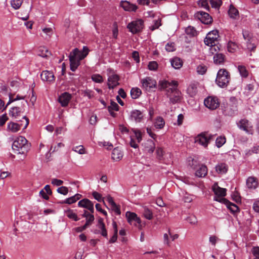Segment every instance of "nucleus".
I'll use <instances>...</instances> for the list:
<instances>
[{
	"mask_svg": "<svg viewBox=\"0 0 259 259\" xmlns=\"http://www.w3.org/2000/svg\"><path fill=\"white\" fill-rule=\"evenodd\" d=\"M230 17L233 19H236L239 15L238 11L232 5H231L228 11Z\"/></svg>",
	"mask_w": 259,
	"mask_h": 259,
	"instance_id": "7c9ffc66",
	"label": "nucleus"
},
{
	"mask_svg": "<svg viewBox=\"0 0 259 259\" xmlns=\"http://www.w3.org/2000/svg\"><path fill=\"white\" fill-rule=\"evenodd\" d=\"M212 190L215 194L214 200L215 198L221 199L224 198L223 197L226 195V189L225 188H222L220 187L217 183L213 184L212 187Z\"/></svg>",
	"mask_w": 259,
	"mask_h": 259,
	"instance_id": "4468645a",
	"label": "nucleus"
},
{
	"mask_svg": "<svg viewBox=\"0 0 259 259\" xmlns=\"http://www.w3.org/2000/svg\"><path fill=\"white\" fill-rule=\"evenodd\" d=\"M197 92V84L194 83H191L187 89V93L191 97L195 96Z\"/></svg>",
	"mask_w": 259,
	"mask_h": 259,
	"instance_id": "c756f323",
	"label": "nucleus"
},
{
	"mask_svg": "<svg viewBox=\"0 0 259 259\" xmlns=\"http://www.w3.org/2000/svg\"><path fill=\"white\" fill-rule=\"evenodd\" d=\"M8 128L9 131L13 133H16L20 130L19 128V124L17 123L10 122L8 124Z\"/></svg>",
	"mask_w": 259,
	"mask_h": 259,
	"instance_id": "e433bc0d",
	"label": "nucleus"
},
{
	"mask_svg": "<svg viewBox=\"0 0 259 259\" xmlns=\"http://www.w3.org/2000/svg\"><path fill=\"white\" fill-rule=\"evenodd\" d=\"M123 157V153L118 148H114L112 152L111 158L113 160L119 161Z\"/></svg>",
	"mask_w": 259,
	"mask_h": 259,
	"instance_id": "5701e85b",
	"label": "nucleus"
},
{
	"mask_svg": "<svg viewBox=\"0 0 259 259\" xmlns=\"http://www.w3.org/2000/svg\"><path fill=\"white\" fill-rule=\"evenodd\" d=\"M23 113L22 109L18 107H14L11 108L9 110V115L13 118L16 120L19 119L21 116L23 115L21 114Z\"/></svg>",
	"mask_w": 259,
	"mask_h": 259,
	"instance_id": "f3484780",
	"label": "nucleus"
},
{
	"mask_svg": "<svg viewBox=\"0 0 259 259\" xmlns=\"http://www.w3.org/2000/svg\"><path fill=\"white\" fill-rule=\"evenodd\" d=\"M129 31L133 34L141 31L144 27V21L142 19H138L130 23L127 26Z\"/></svg>",
	"mask_w": 259,
	"mask_h": 259,
	"instance_id": "423d86ee",
	"label": "nucleus"
},
{
	"mask_svg": "<svg viewBox=\"0 0 259 259\" xmlns=\"http://www.w3.org/2000/svg\"><path fill=\"white\" fill-rule=\"evenodd\" d=\"M118 108L119 106L116 102L111 101L110 105L108 106V111H110L111 110L118 111Z\"/></svg>",
	"mask_w": 259,
	"mask_h": 259,
	"instance_id": "864d4df0",
	"label": "nucleus"
},
{
	"mask_svg": "<svg viewBox=\"0 0 259 259\" xmlns=\"http://www.w3.org/2000/svg\"><path fill=\"white\" fill-rule=\"evenodd\" d=\"M94 220L95 218L93 214L89 215L87 218H86V223L83 226V228H87L88 226L91 225Z\"/></svg>",
	"mask_w": 259,
	"mask_h": 259,
	"instance_id": "a18cd8bd",
	"label": "nucleus"
},
{
	"mask_svg": "<svg viewBox=\"0 0 259 259\" xmlns=\"http://www.w3.org/2000/svg\"><path fill=\"white\" fill-rule=\"evenodd\" d=\"M219 37L218 31L213 30L207 34L204 39V43L207 46H212V44L214 45V44H217L218 42Z\"/></svg>",
	"mask_w": 259,
	"mask_h": 259,
	"instance_id": "1a4fd4ad",
	"label": "nucleus"
},
{
	"mask_svg": "<svg viewBox=\"0 0 259 259\" xmlns=\"http://www.w3.org/2000/svg\"><path fill=\"white\" fill-rule=\"evenodd\" d=\"M120 6L126 11L135 12L137 9L136 5L131 4L127 1H121L120 2Z\"/></svg>",
	"mask_w": 259,
	"mask_h": 259,
	"instance_id": "4be33fe9",
	"label": "nucleus"
},
{
	"mask_svg": "<svg viewBox=\"0 0 259 259\" xmlns=\"http://www.w3.org/2000/svg\"><path fill=\"white\" fill-rule=\"evenodd\" d=\"M143 146L144 151L150 154L152 153L155 149V143L151 139L147 140L143 144Z\"/></svg>",
	"mask_w": 259,
	"mask_h": 259,
	"instance_id": "6ab92c4d",
	"label": "nucleus"
},
{
	"mask_svg": "<svg viewBox=\"0 0 259 259\" xmlns=\"http://www.w3.org/2000/svg\"><path fill=\"white\" fill-rule=\"evenodd\" d=\"M252 208L255 212L259 213V200H255L254 202Z\"/></svg>",
	"mask_w": 259,
	"mask_h": 259,
	"instance_id": "338daca9",
	"label": "nucleus"
},
{
	"mask_svg": "<svg viewBox=\"0 0 259 259\" xmlns=\"http://www.w3.org/2000/svg\"><path fill=\"white\" fill-rule=\"evenodd\" d=\"M207 69V67L205 65L202 64L198 65L196 68L197 73L200 75L204 74L206 73Z\"/></svg>",
	"mask_w": 259,
	"mask_h": 259,
	"instance_id": "79ce46f5",
	"label": "nucleus"
},
{
	"mask_svg": "<svg viewBox=\"0 0 259 259\" xmlns=\"http://www.w3.org/2000/svg\"><path fill=\"white\" fill-rule=\"evenodd\" d=\"M247 49L250 51H254L256 48L255 40L252 39H248L246 41Z\"/></svg>",
	"mask_w": 259,
	"mask_h": 259,
	"instance_id": "72a5a7b5",
	"label": "nucleus"
},
{
	"mask_svg": "<svg viewBox=\"0 0 259 259\" xmlns=\"http://www.w3.org/2000/svg\"><path fill=\"white\" fill-rule=\"evenodd\" d=\"M236 45L235 42L229 41L228 44V50L229 52L233 53L236 49Z\"/></svg>",
	"mask_w": 259,
	"mask_h": 259,
	"instance_id": "603ef678",
	"label": "nucleus"
},
{
	"mask_svg": "<svg viewBox=\"0 0 259 259\" xmlns=\"http://www.w3.org/2000/svg\"><path fill=\"white\" fill-rule=\"evenodd\" d=\"M23 0H13L11 2V5L15 9H18L21 6Z\"/></svg>",
	"mask_w": 259,
	"mask_h": 259,
	"instance_id": "09e8293b",
	"label": "nucleus"
},
{
	"mask_svg": "<svg viewBox=\"0 0 259 259\" xmlns=\"http://www.w3.org/2000/svg\"><path fill=\"white\" fill-rule=\"evenodd\" d=\"M148 67L149 70L155 71L157 69L158 64L155 61H151L149 63Z\"/></svg>",
	"mask_w": 259,
	"mask_h": 259,
	"instance_id": "4d7b16f0",
	"label": "nucleus"
},
{
	"mask_svg": "<svg viewBox=\"0 0 259 259\" xmlns=\"http://www.w3.org/2000/svg\"><path fill=\"white\" fill-rule=\"evenodd\" d=\"M119 77L117 74H112L108 78V85L109 89H113L119 84Z\"/></svg>",
	"mask_w": 259,
	"mask_h": 259,
	"instance_id": "aec40b11",
	"label": "nucleus"
},
{
	"mask_svg": "<svg viewBox=\"0 0 259 259\" xmlns=\"http://www.w3.org/2000/svg\"><path fill=\"white\" fill-rule=\"evenodd\" d=\"M133 132L134 134V137L137 140L138 143H140L142 140V133L137 129H133Z\"/></svg>",
	"mask_w": 259,
	"mask_h": 259,
	"instance_id": "a19ab883",
	"label": "nucleus"
},
{
	"mask_svg": "<svg viewBox=\"0 0 259 259\" xmlns=\"http://www.w3.org/2000/svg\"><path fill=\"white\" fill-rule=\"evenodd\" d=\"M178 85V81L175 80L169 82L166 80H161L158 82L159 90L165 91V95L173 104L180 102L182 99L181 93L177 89Z\"/></svg>",
	"mask_w": 259,
	"mask_h": 259,
	"instance_id": "f257e3e1",
	"label": "nucleus"
},
{
	"mask_svg": "<svg viewBox=\"0 0 259 259\" xmlns=\"http://www.w3.org/2000/svg\"><path fill=\"white\" fill-rule=\"evenodd\" d=\"M57 192L61 194L66 195L68 192V189L66 187L61 186L58 188Z\"/></svg>",
	"mask_w": 259,
	"mask_h": 259,
	"instance_id": "bf43d9fd",
	"label": "nucleus"
},
{
	"mask_svg": "<svg viewBox=\"0 0 259 259\" xmlns=\"http://www.w3.org/2000/svg\"><path fill=\"white\" fill-rule=\"evenodd\" d=\"M204 105L211 110L215 109L219 106L218 100L215 97H208L204 101Z\"/></svg>",
	"mask_w": 259,
	"mask_h": 259,
	"instance_id": "f8f14e48",
	"label": "nucleus"
},
{
	"mask_svg": "<svg viewBox=\"0 0 259 259\" xmlns=\"http://www.w3.org/2000/svg\"><path fill=\"white\" fill-rule=\"evenodd\" d=\"M66 215L70 219H72L75 221L79 220L77 214L73 212L72 210H68L65 212Z\"/></svg>",
	"mask_w": 259,
	"mask_h": 259,
	"instance_id": "ea45409f",
	"label": "nucleus"
},
{
	"mask_svg": "<svg viewBox=\"0 0 259 259\" xmlns=\"http://www.w3.org/2000/svg\"><path fill=\"white\" fill-rule=\"evenodd\" d=\"M141 83L142 88L148 92H150L152 89L156 87V80L150 77H147L142 79Z\"/></svg>",
	"mask_w": 259,
	"mask_h": 259,
	"instance_id": "9b49d317",
	"label": "nucleus"
},
{
	"mask_svg": "<svg viewBox=\"0 0 259 259\" xmlns=\"http://www.w3.org/2000/svg\"><path fill=\"white\" fill-rule=\"evenodd\" d=\"M79 207L88 209L91 213L94 212V204L88 199H83L78 203Z\"/></svg>",
	"mask_w": 259,
	"mask_h": 259,
	"instance_id": "2eb2a0df",
	"label": "nucleus"
},
{
	"mask_svg": "<svg viewBox=\"0 0 259 259\" xmlns=\"http://www.w3.org/2000/svg\"><path fill=\"white\" fill-rule=\"evenodd\" d=\"M112 226L114 229V234L109 240L110 243H114L117 239L118 229L117 226L115 222H113Z\"/></svg>",
	"mask_w": 259,
	"mask_h": 259,
	"instance_id": "2f4dec72",
	"label": "nucleus"
},
{
	"mask_svg": "<svg viewBox=\"0 0 259 259\" xmlns=\"http://www.w3.org/2000/svg\"><path fill=\"white\" fill-rule=\"evenodd\" d=\"M72 150L79 154L85 153V149L82 145L75 146L72 148Z\"/></svg>",
	"mask_w": 259,
	"mask_h": 259,
	"instance_id": "49530a36",
	"label": "nucleus"
},
{
	"mask_svg": "<svg viewBox=\"0 0 259 259\" xmlns=\"http://www.w3.org/2000/svg\"><path fill=\"white\" fill-rule=\"evenodd\" d=\"M89 50L86 46L83 47L81 51H79L77 48L74 49L70 53V55L74 57L75 58H77L78 61H80L83 59L89 54Z\"/></svg>",
	"mask_w": 259,
	"mask_h": 259,
	"instance_id": "6e6552de",
	"label": "nucleus"
},
{
	"mask_svg": "<svg viewBox=\"0 0 259 259\" xmlns=\"http://www.w3.org/2000/svg\"><path fill=\"white\" fill-rule=\"evenodd\" d=\"M238 127L246 133L250 135H253L254 130L252 123L246 118L240 119L237 123Z\"/></svg>",
	"mask_w": 259,
	"mask_h": 259,
	"instance_id": "39448f33",
	"label": "nucleus"
},
{
	"mask_svg": "<svg viewBox=\"0 0 259 259\" xmlns=\"http://www.w3.org/2000/svg\"><path fill=\"white\" fill-rule=\"evenodd\" d=\"M196 161L193 159L191 162L189 161V165L193 169H196L195 176L199 178L205 177L207 174L208 169L206 165L203 164L199 165L198 166L195 164Z\"/></svg>",
	"mask_w": 259,
	"mask_h": 259,
	"instance_id": "20e7f679",
	"label": "nucleus"
},
{
	"mask_svg": "<svg viewBox=\"0 0 259 259\" xmlns=\"http://www.w3.org/2000/svg\"><path fill=\"white\" fill-rule=\"evenodd\" d=\"M22 119L23 120H20L18 119L17 120V121H19V123H17L18 124H19V128L20 130L21 128L23 130L25 129L29 124V119L27 117H26L25 115L22 116Z\"/></svg>",
	"mask_w": 259,
	"mask_h": 259,
	"instance_id": "c85d7f7f",
	"label": "nucleus"
},
{
	"mask_svg": "<svg viewBox=\"0 0 259 259\" xmlns=\"http://www.w3.org/2000/svg\"><path fill=\"white\" fill-rule=\"evenodd\" d=\"M165 50L167 52H173L176 50L175 45L174 42H168L165 45Z\"/></svg>",
	"mask_w": 259,
	"mask_h": 259,
	"instance_id": "6e6d98bb",
	"label": "nucleus"
},
{
	"mask_svg": "<svg viewBox=\"0 0 259 259\" xmlns=\"http://www.w3.org/2000/svg\"><path fill=\"white\" fill-rule=\"evenodd\" d=\"M165 124L164 119L161 117H158L156 118L154 123L155 127L156 128L161 129L163 127Z\"/></svg>",
	"mask_w": 259,
	"mask_h": 259,
	"instance_id": "c9c22d12",
	"label": "nucleus"
},
{
	"mask_svg": "<svg viewBox=\"0 0 259 259\" xmlns=\"http://www.w3.org/2000/svg\"><path fill=\"white\" fill-rule=\"evenodd\" d=\"M92 195L95 199L99 202L103 200L101 195L96 191L93 192L92 193Z\"/></svg>",
	"mask_w": 259,
	"mask_h": 259,
	"instance_id": "0e129e2a",
	"label": "nucleus"
},
{
	"mask_svg": "<svg viewBox=\"0 0 259 259\" xmlns=\"http://www.w3.org/2000/svg\"><path fill=\"white\" fill-rule=\"evenodd\" d=\"M69 61H70V69L72 71H75V70L77 68L78 66L80 65V62L77 59V58H74L72 56H69Z\"/></svg>",
	"mask_w": 259,
	"mask_h": 259,
	"instance_id": "b1692460",
	"label": "nucleus"
},
{
	"mask_svg": "<svg viewBox=\"0 0 259 259\" xmlns=\"http://www.w3.org/2000/svg\"><path fill=\"white\" fill-rule=\"evenodd\" d=\"M215 200L220 202L224 203L227 206V208L232 212L233 213L238 212L239 211V208L238 206L234 203H233L225 198L217 199L215 198Z\"/></svg>",
	"mask_w": 259,
	"mask_h": 259,
	"instance_id": "ddd939ff",
	"label": "nucleus"
},
{
	"mask_svg": "<svg viewBox=\"0 0 259 259\" xmlns=\"http://www.w3.org/2000/svg\"><path fill=\"white\" fill-rule=\"evenodd\" d=\"M246 186L248 189H255L258 186V181L254 177H249L246 180Z\"/></svg>",
	"mask_w": 259,
	"mask_h": 259,
	"instance_id": "412c9836",
	"label": "nucleus"
},
{
	"mask_svg": "<svg viewBox=\"0 0 259 259\" xmlns=\"http://www.w3.org/2000/svg\"><path fill=\"white\" fill-rule=\"evenodd\" d=\"M225 56L222 53H216L213 56V62L215 64H222L225 61Z\"/></svg>",
	"mask_w": 259,
	"mask_h": 259,
	"instance_id": "cd10ccee",
	"label": "nucleus"
},
{
	"mask_svg": "<svg viewBox=\"0 0 259 259\" xmlns=\"http://www.w3.org/2000/svg\"><path fill=\"white\" fill-rule=\"evenodd\" d=\"M212 137V136L208 133H202L195 138V142L198 143L200 145L205 148L207 146Z\"/></svg>",
	"mask_w": 259,
	"mask_h": 259,
	"instance_id": "0eeeda50",
	"label": "nucleus"
},
{
	"mask_svg": "<svg viewBox=\"0 0 259 259\" xmlns=\"http://www.w3.org/2000/svg\"><path fill=\"white\" fill-rule=\"evenodd\" d=\"M143 215L147 220H150L153 218L152 211L146 206L143 207Z\"/></svg>",
	"mask_w": 259,
	"mask_h": 259,
	"instance_id": "f704fd0d",
	"label": "nucleus"
},
{
	"mask_svg": "<svg viewBox=\"0 0 259 259\" xmlns=\"http://www.w3.org/2000/svg\"><path fill=\"white\" fill-rule=\"evenodd\" d=\"M98 228L100 230V233L101 235L105 237H107V231L105 228V224H102L101 225H100L98 226Z\"/></svg>",
	"mask_w": 259,
	"mask_h": 259,
	"instance_id": "5fc2aeb1",
	"label": "nucleus"
},
{
	"mask_svg": "<svg viewBox=\"0 0 259 259\" xmlns=\"http://www.w3.org/2000/svg\"><path fill=\"white\" fill-rule=\"evenodd\" d=\"M210 47L209 49V51L210 53L212 54H214L215 53H217L218 51L219 50V47L216 45V44H214V45L209 46Z\"/></svg>",
	"mask_w": 259,
	"mask_h": 259,
	"instance_id": "052dcab7",
	"label": "nucleus"
},
{
	"mask_svg": "<svg viewBox=\"0 0 259 259\" xmlns=\"http://www.w3.org/2000/svg\"><path fill=\"white\" fill-rule=\"evenodd\" d=\"M185 32L190 36H194L196 34L195 28L192 26H188L185 29Z\"/></svg>",
	"mask_w": 259,
	"mask_h": 259,
	"instance_id": "8fccbe9b",
	"label": "nucleus"
},
{
	"mask_svg": "<svg viewBox=\"0 0 259 259\" xmlns=\"http://www.w3.org/2000/svg\"><path fill=\"white\" fill-rule=\"evenodd\" d=\"M171 65L175 69H179L183 65V61L178 57H175L170 61Z\"/></svg>",
	"mask_w": 259,
	"mask_h": 259,
	"instance_id": "bb28decb",
	"label": "nucleus"
},
{
	"mask_svg": "<svg viewBox=\"0 0 259 259\" xmlns=\"http://www.w3.org/2000/svg\"><path fill=\"white\" fill-rule=\"evenodd\" d=\"M137 215L134 212L127 211L126 213V217L127 218V221L128 223L131 224H132L133 222H134V220H135Z\"/></svg>",
	"mask_w": 259,
	"mask_h": 259,
	"instance_id": "c03bdc74",
	"label": "nucleus"
},
{
	"mask_svg": "<svg viewBox=\"0 0 259 259\" xmlns=\"http://www.w3.org/2000/svg\"><path fill=\"white\" fill-rule=\"evenodd\" d=\"M212 8H219L222 5V0H210Z\"/></svg>",
	"mask_w": 259,
	"mask_h": 259,
	"instance_id": "3c124183",
	"label": "nucleus"
},
{
	"mask_svg": "<svg viewBox=\"0 0 259 259\" xmlns=\"http://www.w3.org/2000/svg\"><path fill=\"white\" fill-rule=\"evenodd\" d=\"M194 17L205 24H209L212 22L211 17L207 13L203 11L196 12Z\"/></svg>",
	"mask_w": 259,
	"mask_h": 259,
	"instance_id": "9d476101",
	"label": "nucleus"
},
{
	"mask_svg": "<svg viewBox=\"0 0 259 259\" xmlns=\"http://www.w3.org/2000/svg\"><path fill=\"white\" fill-rule=\"evenodd\" d=\"M199 5L207 10L209 9L207 0H200Z\"/></svg>",
	"mask_w": 259,
	"mask_h": 259,
	"instance_id": "680f3d73",
	"label": "nucleus"
},
{
	"mask_svg": "<svg viewBox=\"0 0 259 259\" xmlns=\"http://www.w3.org/2000/svg\"><path fill=\"white\" fill-rule=\"evenodd\" d=\"M252 253L255 256L254 259H259V247H254L252 250Z\"/></svg>",
	"mask_w": 259,
	"mask_h": 259,
	"instance_id": "774afa93",
	"label": "nucleus"
},
{
	"mask_svg": "<svg viewBox=\"0 0 259 259\" xmlns=\"http://www.w3.org/2000/svg\"><path fill=\"white\" fill-rule=\"evenodd\" d=\"M218 240V238L214 235L210 236L209 238V242L213 246L215 245V244Z\"/></svg>",
	"mask_w": 259,
	"mask_h": 259,
	"instance_id": "69168bd1",
	"label": "nucleus"
},
{
	"mask_svg": "<svg viewBox=\"0 0 259 259\" xmlns=\"http://www.w3.org/2000/svg\"><path fill=\"white\" fill-rule=\"evenodd\" d=\"M41 79L44 81H48L50 83L53 82L55 80V76L52 72L45 70L40 75Z\"/></svg>",
	"mask_w": 259,
	"mask_h": 259,
	"instance_id": "a211bd4d",
	"label": "nucleus"
},
{
	"mask_svg": "<svg viewBox=\"0 0 259 259\" xmlns=\"http://www.w3.org/2000/svg\"><path fill=\"white\" fill-rule=\"evenodd\" d=\"M156 153L157 158L160 160H161L163 158L164 153L163 149L160 147H158L156 149Z\"/></svg>",
	"mask_w": 259,
	"mask_h": 259,
	"instance_id": "13d9d810",
	"label": "nucleus"
},
{
	"mask_svg": "<svg viewBox=\"0 0 259 259\" xmlns=\"http://www.w3.org/2000/svg\"><path fill=\"white\" fill-rule=\"evenodd\" d=\"M71 99V94L67 92H64L59 96L58 101L62 107H66L68 105Z\"/></svg>",
	"mask_w": 259,
	"mask_h": 259,
	"instance_id": "dca6fc26",
	"label": "nucleus"
},
{
	"mask_svg": "<svg viewBox=\"0 0 259 259\" xmlns=\"http://www.w3.org/2000/svg\"><path fill=\"white\" fill-rule=\"evenodd\" d=\"M228 169V165L225 163H220L215 166L216 171L219 174H226Z\"/></svg>",
	"mask_w": 259,
	"mask_h": 259,
	"instance_id": "393cba45",
	"label": "nucleus"
},
{
	"mask_svg": "<svg viewBox=\"0 0 259 259\" xmlns=\"http://www.w3.org/2000/svg\"><path fill=\"white\" fill-rule=\"evenodd\" d=\"M238 71L239 72L240 75L242 77L246 78L248 76V71L246 69V68L245 66H244L243 65H239L238 66Z\"/></svg>",
	"mask_w": 259,
	"mask_h": 259,
	"instance_id": "58836bf2",
	"label": "nucleus"
},
{
	"mask_svg": "<svg viewBox=\"0 0 259 259\" xmlns=\"http://www.w3.org/2000/svg\"><path fill=\"white\" fill-rule=\"evenodd\" d=\"M131 117L136 122H140L143 118V114L139 110H134L131 112Z\"/></svg>",
	"mask_w": 259,
	"mask_h": 259,
	"instance_id": "a878e982",
	"label": "nucleus"
},
{
	"mask_svg": "<svg viewBox=\"0 0 259 259\" xmlns=\"http://www.w3.org/2000/svg\"><path fill=\"white\" fill-rule=\"evenodd\" d=\"M51 55V53L45 47H40L38 49V55L43 58H47Z\"/></svg>",
	"mask_w": 259,
	"mask_h": 259,
	"instance_id": "4c0bfd02",
	"label": "nucleus"
},
{
	"mask_svg": "<svg viewBox=\"0 0 259 259\" xmlns=\"http://www.w3.org/2000/svg\"><path fill=\"white\" fill-rule=\"evenodd\" d=\"M226 142V138L225 137H219L215 140L216 146L218 148L222 147Z\"/></svg>",
	"mask_w": 259,
	"mask_h": 259,
	"instance_id": "37998d69",
	"label": "nucleus"
},
{
	"mask_svg": "<svg viewBox=\"0 0 259 259\" xmlns=\"http://www.w3.org/2000/svg\"><path fill=\"white\" fill-rule=\"evenodd\" d=\"M30 144L28 143L25 137L19 136L14 141L12 149L15 154H22L25 158L27 153L30 150Z\"/></svg>",
	"mask_w": 259,
	"mask_h": 259,
	"instance_id": "f03ea898",
	"label": "nucleus"
},
{
	"mask_svg": "<svg viewBox=\"0 0 259 259\" xmlns=\"http://www.w3.org/2000/svg\"><path fill=\"white\" fill-rule=\"evenodd\" d=\"M142 94V92L139 88H133L131 91V95L133 99L138 98Z\"/></svg>",
	"mask_w": 259,
	"mask_h": 259,
	"instance_id": "473e14b6",
	"label": "nucleus"
},
{
	"mask_svg": "<svg viewBox=\"0 0 259 259\" xmlns=\"http://www.w3.org/2000/svg\"><path fill=\"white\" fill-rule=\"evenodd\" d=\"M230 80L229 72L225 69H221L217 73L216 83L221 88H226Z\"/></svg>",
	"mask_w": 259,
	"mask_h": 259,
	"instance_id": "7ed1b4c3",
	"label": "nucleus"
},
{
	"mask_svg": "<svg viewBox=\"0 0 259 259\" xmlns=\"http://www.w3.org/2000/svg\"><path fill=\"white\" fill-rule=\"evenodd\" d=\"M91 78L94 81L97 83H101L103 81L102 76L98 74H93Z\"/></svg>",
	"mask_w": 259,
	"mask_h": 259,
	"instance_id": "de8ad7c7",
	"label": "nucleus"
},
{
	"mask_svg": "<svg viewBox=\"0 0 259 259\" xmlns=\"http://www.w3.org/2000/svg\"><path fill=\"white\" fill-rule=\"evenodd\" d=\"M83 96L88 97L89 99H91L94 97V92L90 90H86L83 91Z\"/></svg>",
	"mask_w": 259,
	"mask_h": 259,
	"instance_id": "e2e57ef3",
	"label": "nucleus"
}]
</instances>
